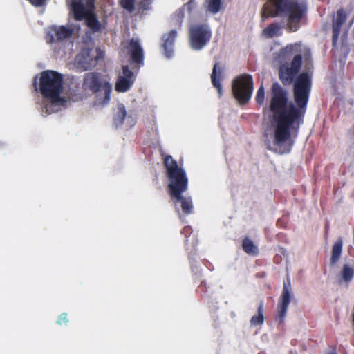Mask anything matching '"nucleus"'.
Segmentation results:
<instances>
[{
    "mask_svg": "<svg viewBox=\"0 0 354 354\" xmlns=\"http://www.w3.org/2000/svg\"><path fill=\"white\" fill-rule=\"evenodd\" d=\"M343 240L339 238L333 245L331 257L330 260V265H335L340 259L342 251Z\"/></svg>",
    "mask_w": 354,
    "mask_h": 354,
    "instance_id": "18",
    "label": "nucleus"
},
{
    "mask_svg": "<svg viewBox=\"0 0 354 354\" xmlns=\"http://www.w3.org/2000/svg\"><path fill=\"white\" fill-rule=\"evenodd\" d=\"M281 34V27L275 24H272L263 30V35L267 37H272Z\"/></svg>",
    "mask_w": 354,
    "mask_h": 354,
    "instance_id": "24",
    "label": "nucleus"
},
{
    "mask_svg": "<svg viewBox=\"0 0 354 354\" xmlns=\"http://www.w3.org/2000/svg\"><path fill=\"white\" fill-rule=\"evenodd\" d=\"M225 77V68L218 64H214L211 75V81L213 86L217 88L219 96L222 94L221 80Z\"/></svg>",
    "mask_w": 354,
    "mask_h": 354,
    "instance_id": "15",
    "label": "nucleus"
},
{
    "mask_svg": "<svg viewBox=\"0 0 354 354\" xmlns=\"http://www.w3.org/2000/svg\"><path fill=\"white\" fill-rule=\"evenodd\" d=\"M103 55V52L97 48H84L77 56L76 62L84 70H87L95 66Z\"/></svg>",
    "mask_w": 354,
    "mask_h": 354,
    "instance_id": "11",
    "label": "nucleus"
},
{
    "mask_svg": "<svg viewBox=\"0 0 354 354\" xmlns=\"http://www.w3.org/2000/svg\"><path fill=\"white\" fill-rule=\"evenodd\" d=\"M252 91L253 82L251 75H241L234 80L232 92L239 103H247L252 97Z\"/></svg>",
    "mask_w": 354,
    "mask_h": 354,
    "instance_id": "8",
    "label": "nucleus"
},
{
    "mask_svg": "<svg viewBox=\"0 0 354 354\" xmlns=\"http://www.w3.org/2000/svg\"><path fill=\"white\" fill-rule=\"evenodd\" d=\"M62 320H63L64 322H65L66 323H67L68 322V319H67V313H62L59 316V318L57 320L56 323L57 324H62Z\"/></svg>",
    "mask_w": 354,
    "mask_h": 354,
    "instance_id": "28",
    "label": "nucleus"
},
{
    "mask_svg": "<svg viewBox=\"0 0 354 354\" xmlns=\"http://www.w3.org/2000/svg\"><path fill=\"white\" fill-rule=\"evenodd\" d=\"M255 100H256V102L259 104H263L264 100H265V91H264V88H263V85H261L259 88V89H258V91L257 92Z\"/></svg>",
    "mask_w": 354,
    "mask_h": 354,
    "instance_id": "26",
    "label": "nucleus"
},
{
    "mask_svg": "<svg viewBox=\"0 0 354 354\" xmlns=\"http://www.w3.org/2000/svg\"><path fill=\"white\" fill-rule=\"evenodd\" d=\"M129 53L132 59L135 62L140 64L142 62L143 50L137 39L133 38L131 40L129 43Z\"/></svg>",
    "mask_w": 354,
    "mask_h": 354,
    "instance_id": "16",
    "label": "nucleus"
},
{
    "mask_svg": "<svg viewBox=\"0 0 354 354\" xmlns=\"http://www.w3.org/2000/svg\"><path fill=\"white\" fill-rule=\"evenodd\" d=\"M242 247L243 250L249 255L255 256L259 252L257 246L255 245L253 241L249 238L243 239Z\"/></svg>",
    "mask_w": 354,
    "mask_h": 354,
    "instance_id": "19",
    "label": "nucleus"
},
{
    "mask_svg": "<svg viewBox=\"0 0 354 354\" xmlns=\"http://www.w3.org/2000/svg\"><path fill=\"white\" fill-rule=\"evenodd\" d=\"M71 11L77 21L85 19L87 26L94 31L99 30L100 24L93 11V0H67Z\"/></svg>",
    "mask_w": 354,
    "mask_h": 354,
    "instance_id": "6",
    "label": "nucleus"
},
{
    "mask_svg": "<svg viewBox=\"0 0 354 354\" xmlns=\"http://www.w3.org/2000/svg\"><path fill=\"white\" fill-rule=\"evenodd\" d=\"M354 274V268L348 264H344L342 267L341 276L344 282L350 281Z\"/></svg>",
    "mask_w": 354,
    "mask_h": 354,
    "instance_id": "22",
    "label": "nucleus"
},
{
    "mask_svg": "<svg viewBox=\"0 0 354 354\" xmlns=\"http://www.w3.org/2000/svg\"><path fill=\"white\" fill-rule=\"evenodd\" d=\"M311 87L310 76L307 72L299 74L294 82V99L297 106L288 101V93L278 84L272 86L269 109L272 113L270 127L268 129L272 141L268 149L279 154L290 151L293 141L291 129H297L306 111Z\"/></svg>",
    "mask_w": 354,
    "mask_h": 354,
    "instance_id": "1",
    "label": "nucleus"
},
{
    "mask_svg": "<svg viewBox=\"0 0 354 354\" xmlns=\"http://www.w3.org/2000/svg\"><path fill=\"white\" fill-rule=\"evenodd\" d=\"M212 32L205 24L193 25L189 28V45L194 50H200L209 41Z\"/></svg>",
    "mask_w": 354,
    "mask_h": 354,
    "instance_id": "9",
    "label": "nucleus"
},
{
    "mask_svg": "<svg viewBox=\"0 0 354 354\" xmlns=\"http://www.w3.org/2000/svg\"><path fill=\"white\" fill-rule=\"evenodd\" d=\"M292 286L290 279L287 278L283 283V290L280 297L278 305V317L280 322H282L286 317V312L291 299Z\"/></svg>",
    "mask_w": 354,
    "mask_h": 354,
    "instance_id": "13",
    "label": "nucleus"
},
{
    "mask_svg": "<svg viewBox=\"0 0 354 354\" xmlns=\"http://www.w3.org/2000/svg\"><path fill=\"white\" fill-rule=\"evenodd\" d=\"M165 166L168 178L169 192L172 201L175 205L180 202L183 212L186 214H191L193 209L192 199L182 195L187 189V178L185 171L171 156L165 157Z\"/></svg>",
    "mask_w": 354,
    "mask_h": 354,
    "instance_id": "4",
    "label": "nucleus"
},
{
    "mask_svg": "<svg viewBox=\"0 0 354 354\" xmlns=\"http://www.w3.org/2000/svg\"><path fill=\"white\" fill-rule=\"evenodd\" d=\"M304 8L297 3L288 0H269L264 4L261 12L262 20L269 17L286 15L288 16V28L290 31H297L301 17Z\"/></svg>",
    "mask_w": 354,
    "mask_h": 354,
    "instance_id": "5",
    "label": "nucleus"
},
{
    "mask_svg": "<svg viewBox=\"0 0 354 354\" xmlns=\"http://www.w3.org/2000/svg\"><path fill=\"white\" fill-rule=\"evenodd\" d=\"M346 15L343 10L337 12L336 16L333 19V44L335 46L338 39H340L341 44H345L347 33L350 25L346 24Z\"/></svg>",
    "mask_w": 354,
    "mask_h": 354,
    "instance_id": "10",
    "label": "nucleus"
},
{
    "mask_svg": "<svg viewBox=\"0 0 354 354\" xmlns=\"http://www.w3.org/2000/svg\"><path fill=\"white\" fill-rule=\"evenodd\" d=\"M207 10L212 14L218 12L222 6L221 0H206L205 5Z\"/></svg>",
    "mask_w": 354,
    "mask_h": 354,
    "instance_id": "20",
    "label": "nucleus"
},
{
    "mask_svg": "<svg viewBox=\"0 0 354 354\" xmlns=\"http://www.w3.org/2000/svg\"><path fill=\"white\" fill-rule=\"evenodd\" d=\"M78 31V26H53L50 28L48 35L50 37V41H55L76 35Z\"/></svg>",
    "mask_w": 354,
    "mask_h": 354,
    "instance_id": "12",
    "label": "nucleus"
},
{
    "mask_svg": "<svg viewBox=\"0 0 354 354\" xmlns=\"http://www.w3.org/2000/svg\"><path fill=\"white\" fill-rule=\"evenodd\" d=\"M136 0H121V6L129 12H132L134 10L135 3Z\"/></svg>",
    "mask_w": 354,
    "mask_h": 354,
    "instance_id": "25",
    "label": "nucleus"
},
{
    "mask_svg": "<svg viewBox=\"0 0 354 354\" xmlns=\"http://www.w3.org/2000/svg\"><path fill=\"white\" fill-rule=\"evenodd\" d=\"M176 36L177 32L176 30H171L167 35H164L162 37L165 56L168 58L171 57L173 54V44Z\"/></svg>",
    "mask_w": 354,
    "mask_h": 354,
    "instance_id": "17",
    "label": "nucleus"
},
{
    "mask_svg": "<svg viewBox=\"0 0 354 354\" xmlns=\"http://www.w3.org/2000/svg\"><path fill=\"white\" fill-rule=\"evenodd\" d=\"M83 86L85 89L97 93L98 99L96 102L97 104L104 105L109 102L111 86L108 84H102L98 74L94 73H86Z\"/></svg>",
    "mask_w": 354,
    "mask_h": 354,
    "instance_id": "7",
    "label": "nucleus"
},
{
    "mask_svg": "<svg viewBox=\"0 0 354 354\" xmlns=\"http://www.w3.org/2000/svg\"><path fill=\"white\" fill-rule=\"evenodd\" d=\"M126 116L125 107L122 104H118L115 113L114 122L116 125L122 124Z\"/></svg>",
    "mask_w": 354,
    "mask_h": 354,
    "instance_id": "21",
    "label": "nucleus"
},
{
    "mask_svg": "<svg viewBox=\"0 0 354 354\" xmlns=\"http://www.w3.org/2000/svg\"><path fill=\"white\" fill-rule=\"evenodd\" d=\"M30 3L35 6H43L46 0H28Z\"/></svg>",
    "mask_w": 354,
    "mask_h": 354,
    "instance_id": "29",
    "label": "nucleus"
},
{
    "mask_svg": "<svg viewBox=\"0 0 354 354\" xmlns=\"http://www.w3.org/2000/svg\"><path fill=\"white\" fill-rule=\"evenodd\" d=\"M263 304L261 302L258 306V314L252 317L250 323L252 326L261 325L264 322V317L263 314Z\"/></svg>",
    "mask_w": 354,
    "mask_h": 354,
    "instance_id": "23",
    "label": "nucleus"
},
{
    "mask_svg": "<svg viewBox=\"0 0 354 354\" xmlns=\"http://www.w3.org/2000/svg\"><path fill=\"white\" fill-rule=\"evenodd\" d=\"M134 82L133 73L128 66L122 67V74L120 75L115 83V90L118 92H127L130 89Z\"/></svg>",
    "mask_w": 354,
    "mask_h": 354,
    "instance_id": "14",
    "label": "nucleus"
},
{
    "mask_svg": "<svg viewBox=\"0 0 354 354\" xmlns=\"http://www.w3.org/2000/svg\"><path fill=\"white\" fill-rule=\"evenodd\" d=\"M308 62L309 50L301 43L291 44L276 53L275 60L280 64L279 77L285 85H290L298 74L302 64V57Z\"/></svg>",
    "mask_w": 354,
    "mask_h": 354,
    "instance_id": "2",
    "label": "nucleus"
},
{
    "mask_svg": "<svg viewBox=\"0 0 354 354\" xmlns=\"http://www.w3.org/2000/svg\"><path fill=\"white\" fill-rule=\"evenodd\" d=\"M63 78L60 73L47 70L41 73L39 89L44 95L41 114L50 115L66 106L67 100L62 96Z\"/></svg>",
    "mask_w": 354,
    "mask_h": 354,
    "instance_id": "3",
    "label": "nucleus"
},
{
    "mask_svg": "<svg viewBox=\"0 0 354 354\" xmlns=\"http://www.w3.org/2000/svg\"><path fill=\"white\" fill-rule=\"evenodd\" d=\"M176 21L181 24L184 17V12L183 10H178L175 15Z\"/></svg>",
    "mask_w": 354,
    "mask_h": 354,
    "instance_id": "27",
    "label": "nucleus"
}]
</instances>
